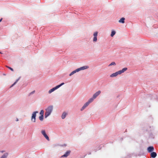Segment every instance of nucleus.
I'll use <instances>...</instances> for the list:
<instances>
[{
  "mask_svg": "<svg viewBox=\"0 0 158 158\" xmlns=\"http://www.w3.org/2000/svg\"><path fill=\"white\" fill-rule=\"evenodd\" d=\"M53 110V106H50L46 109V112L45 113L44 117L45 118H47L50 115Z\"/></svg>",
  "mask_w": 158,
  "mask_h": 158,
  "instance_id": "nucleus-1",
  "label": "nucleus"
},
{
  "mask_svg": "<svg viewBox=\"0 0 158 158\" xmlns=\"http://www.w3.org/2000/svg\"><path fill=\"white\" fill-rule=\"evenodd\" d=\"M127 69V68H123L122 70H119L118 72H115V73H113L110 75V77H114L116 76L118 74H120L121 73H124L126 71Z\"/></svg>",
  "mask_w": 158,
  "mask_h": 158,
  "instance_id": "nucleus-2",
  "label": "nucleus"
},
{
  "mask_svg": "<svg viewBox=\"0 0 158 158\" xmlns=\"http://www.w3.org/2000/svg\"><path fill=\"white\" fill-rule=\"evenodd\" d=\"M38 111H35L34 112L31 116V121L34 122H35V117L36 116V114L38 113Z\"/></svg>",
  "mask_w": 158,
  "mask_h": 158,
  "instance_id": "nucleus-3",
  "label": "nucleus"
},
{
  "mask_svg": "<svg viewBox=\"0 0 158 158\" xmlns=\"http://www.w3.org/2000/svg\"><path fill=\"white\" fill-rule=\"evenodd\" d=\"M98 32H94L93 34L94 38L93 39V41L94 42H96L97 40V37L98 36Z\"/></svg>",
  "mask_w": 158,
  "mask_h": 158,
  "instance_id": "nucleus-4",
  "label": "nucleus"
},
{
  "mask_svg": "<svg viewBox=\"0 0 158 158\" xmlns=\"http://www.w3.org/2000/svg\"><path fill=\"white\" fill-rule=\"evenodd\" d=\"M41 133L48 140V141L49 140V138L48 137V135H47V134H46L44 130L42 131Z\"/></svg>",
  "mask_w": 158,
  "mask_h": 158,
  "instance_id": "nucleus-5",
  "label": "nucleus"
},
{
  "mask_svg": "<svg viewBox=\"0 0 158 158\" xmlns=\"http://www.w3.org/2000/svg\"><path fill=\"white\" fill-rule=\"evenodd\" d=\"M89 68V67L87 66H83V67H81L77 69V70L78 72L81 71V70H83L86 69H87Z\"/></svg>",
  "mask_w": 158,
  "mask_h": 158,
  "instance_id": "nucleus-6",
  "label": "nucleus"
},
{
  "mask_svg": "<svg viewBox=\"0 0 158 158\" xmlns=\"http://www.w3.org/2000/svg\"><path fill=\"white\" fill-rule=\"evenodd\" d=\"M101 93V92L100 90L97 92L93 95V98L95 99Z\"/></svg>",
  "mask_w": 158,
  "mask_h": 158,
  "instance_id": "nucleus-7",
  "label": "nucleus"
},
{
  "mask_svg": "<svg viewBox=\"0 0 158 158\" xmlns=\"http://www.w3.org/2000/svg\"><path fill=\"white\" fill-rule=\"evenodd\" d=\"M70 153V151H68L66 152L65 154L62 155L61 156V157H67L69 155Z\"/></svg>",
  "mask_w": 158,
  "mask_h": 158,
  "instance_id": "nucleus-8",
  "label": "nucleus"
},
{
  "mask_svg": "<svg viewBox=\"0 0 158 158\" xmlns=\"http://www.w3.org/2000/svg\"><path fill=\"white\" fill-rule=\"evenodd\" d=\"M154 148L153 147H149L148 148V151L149 152H151L153 151Z\"/></svg>",
  "mask_w": 158,
  "mask_h": 158,
  "instance_id": "nucleus-9",
  "label": "nucleus"
},
{
  "mask_svg": "<svg viewBox=\"0 0 158 158\" xmlns=\"http://www.w3.org/2000/svg\"><path fill=\"white\" fill-rule=\"evenodd\" d=\"M89 102H86L83 106L82 107L81 109V110H83L85 108L87 107L88 105L89 104Z\"/></svg>",
  "mask_w": 158,
  "mask_h": 158,
  "instance_id": "nucleus-10",
  "label": "nucleus"
},
{
  "mask_svg": "<svg viewBox=\"0 0 158 158\" xmlns=\"http://www.w3.org/2000/svg\"><path fill=\"white\" fill-rule=\"evenodd\" d=\"M156 156H157L156 153L155 152H152L151 154V157L153 158H154L155 157H156Z\"/></svg>",
  "mask_w": 158,
  "mask_h": 158,
  "instance_id": "nucleus-11",
  "label": "nucleus"
},
{
  "mask_svg": "<svg viewBox=\"0 0 158 158\" xmlns=\"http://www.w3.org/2000/svg\"><path fill=\"white\" fill-rule=\"evenodd\" d=\"M58 88L57 87V86H56L55 87L53 88L52 89L48 91V93L49 94H51V93H52V92L54 91L56 89H57Z\"/></svg>",
  "mask_w": 158,
  "mask_h": 158,
  "instance_id": "nucleus-12",
  "label": "nucleus"
},
{
  "mask_svg": "<svg viewBox=\"0 0 158 158\" xmlns=\"http://www.w3.org/2000/svg\"><path fill=\"white\" fill-rule=\"evenodd\" d=\"M8 155V153H6L4 154L0 158H6Z\"/></svg>",
  "mask_w": 158,
  "mask_h": 158,
  "instance_id": "nucleus-13",
  "label": "nucleus"
},
{
  "mask_svg": "<svg viewBox=\"0 0 158 158\" xmlns=\"http://www.w3.org/2000/svg\"><path fill=\"white\" fill-rule=\"evenodd\" d=\"M125 19V18H121V19L118 21L119 23H124V20Z\"/></svg>",
  "mask_w": 158,
  "mask_h": 158,
  "instance_id": "nucleus-14",
  "label": "nucleus"
},
{
  "mask_svg": "<svg viewBox=\"0 0 158 158\" xmlns=\"http://www.w3.org/2000/svg\"><path fill=\"white\" fill-rule=\"evenodd\" d=\"M78 72V70H77V69L73 71V72H72L69 74V76H72V75H73V74H74V73H76V72Z\"/></svg>",
  "mask_w": 158,
  "mask_h": 158,
  "instance_id": "nucleus-15",
  "label": "nucleus"
},
{
  "mask_svg": "<svg viewBox=\"0 0 158 158\" xmlns=\"http://www.w3.org/2000/svg\"><path fill=\"white\" fill-rule=\"evenodd\" d=\"M67 114L65 112H64L63 113L62 115V116H61V117L62 118V119H64L65 118V117H66V116L67 115Z\"/></svg>",
  "mask_w": 158,
  "mask_h": 158,
  "instance_id": "nucleus-16",
  "label": "nucleus"
},
{
  "mask_svg": "<svg viewBox=\"0 0 158 158\" xmlns=\"http://www.w3.org/2000/svg\"><path fill=\"white\" fill-rule=\"evenodd\" d=\"M116 32L114 31H112L111 32L110 35L111 37H113V36L115 34Z\"/></svg>",
  "mask_w": 158,
  "mask_h": 158,
  "instance_id": "nucleus-17",
  "label": "nucleus"
},
{
  "mask_svg": "<svg viewBox=\"0 0 158 158\" xmlns=\"http://www.w3.org/2000/svg\"><path fill=\"white\" fill-rule=\"evenodd\" d=\"M39 118L41 121H42L44 119V115H41L39 116Z\"/></svg>",
  "mask_w": 158,
  "mask_h": 158,
  "instance_id": "nucleus-18",
  "label": "nucleus"
},
{
  "mask_svg": "<svg viewBox=\"0 0 158 158\" xmlns=\"http://www.w3.org/2000/svg\"><path fill=\"white\" fill-rule=\"evenodd\" d=\"M94 98H90L88 101V102H89V103H91V102H93V101L94 100Z\"/></svg>",
  "mask_w": 158,
  "mask_h": 158,
  "instance_id": "nucleus-19",
  "label": "nucleus"
},
{
  "mask_svg": "<svg viewBox=\"0 0 158 158\" xmlns=\"http://www.w3.org/2000/svg\"><path fill=\"white\" fill-rule=\"evenodd\" d=\"M116 65V63H115V62H112V63H111L109 65V66H111L112 65Z\"/></svg>",
  "mask_w": 158,
  "mask_h": 158,
  "instance_id": "nucleus-20",
  "label": "nucleus"
},
{
  "mask_svg": "<svg viewBox=\"0 0 158 158\" xmlns=\"http://www.w3.org/2000/svg\"><path fill=\"white\" fill-rule=\"evenodd\" d=\"M19 79H18L10 87H13L14 85H15L16 83L17 82H18V81Z\"/></svg>",
  "mask_w": 158,
  "mask_h": 158,
  "instance_id": "nucleus-21",
  "label": "nucleus"
},
{
  "mask_svg": "<svg viewBox=\"0 0 158 158\" xmlns=\"http://www.w3.org/2000/svg\"><path fill=\"white\" fill-rule=\"evenodd\" d=\"M40 114L42 115H44V111L43 110H42L40 111Z\"/></svg>",
  "mask_w": 158,
  "mask_h": 158,
  "instance_id": "nucleus-22",
  "label": "nucleus"
},
{
  "mask_svg": "<svg viewBox=\"0 0 158 158\" xmlns=\"http://www.w3.org/2000/svg\"><path fill=\"white\" fill-rule=\"evenodd\" d=\"M64 84V83H61L60 85H58L56 86L57 87V88H58L60 87L61 86H62V85H63Z\"/></svg>",
  "mask_w": 158,
  "mask_h": 158,
  "instance_id": "nucleus-23",
  "label": "nucleus"
},
{
  "mask_svg": "<svg viewBox=\"0 0 158 158\" xmlns=\"http://www.w3.org/2000/svg\"><path fill=\"white\" fill-rule=\"evenodd\" d=\"M64 84V83H61L60 85H58L56 86L57 87V88H58L60 87L61 86H62V85H63Z\"/></svg>",
  "mask_w": 158,
  "mask_h": 158,
  "instance_id": "nucleus-24",
  "label": "nucleus"
},
{
  "mask_svg": "<svg viewBox=\"0 0 158 158\" xmlns=\"http://www.w3.org/2000/svg\"><path fill=\"white\" fill-rule=\"evenodd\" d=\"M6 67L8 68L9 69H10L11 71H14V70L12 68H11L10 67H9L7 66H6Z\"/></svg>",
  "mask_w": 158,
  "mask_h": 158,
  "instance_id": "nucleus-25",
  "label": "nucleus"
},
{
  "mask_svg": "<svg viewBox=\"0 0 158 158\" xmlns=\"http://www.w3.org/2000/svg\"><path fill=\"white\" fill-rule=\"evenodd\" d=\"M35 90L33 91L31 93H30V94H29V95H31V94H33L34 93H35Z\"/></svg>",
  "mask_w": 158,
  "mask_h": 158,
  "instance_id": "nucleus-26",
  "label": "nucleus"
},
{
  "mask_svg": "<svg viewBox=\"0 0 158 158\" xmlns=\"http://www.w3.org/2000/svg\"><path fill=\"white\" fill-rule=\"evenodd\" d=\"M2 19H0V22H1L2 21Z\"/></svg>",
  "mask_w": 158,
  "mask_h": 158,
  "instance_id": "nucleus-27",
  "label": "nucleus"
},
{
  "mask_svg": "<svg viewBox=\"0 0 158 158\" xmlns=\"http://www.w3.org/2000/svg\"><path fill=\"white\" fill-rule=\"evenodd\" d=\"M18 120H19L18 119V118H17L16 121H18Z\"/></svg>",
  "mask_w": 158,
  "mask_h": 158,
  "instance_id": "nucleus-28",
  "label": "nucleus"
},
{
  "mask_svg": "<svg viewBox=\"0 0 158 158\" xmlns=\"http://www.w3.org/2000/svg\"><path fill=\"white\" fill-rule=\"evenodd\" d=\"M0 54H2V53L1 52H0Z\"/></svg>",
  "mask_w": 158,
  "mask_h": 158,
  "instance_id": "nucleus-29",
  "label": "nucleus"
}]
</instances>
